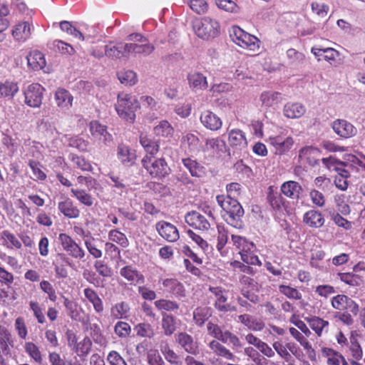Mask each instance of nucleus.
Returning <instances> with one entry per match:
<instances>
[{
  "label": "nucleus",
  "instance_id": "2eb2a0df",
  "mask_svg": "<svg viewBox=\"0 0 365 365\" xmlns=\"http://www.w3.org/2000/svg\"><path fill=\"white\" fill-rule=\"evenodd\" d=\"M105 54L111 58H122L128 57V43L110 42L105 46Z\"/></svg>",
  "mask_w": 365,
  "mask_h": 365
},
{
  "label": "nucleus",
  "instance_id": "c85d7f7f",
  "mask_svg": "<svg viewBox=\"0 0 365 365\" xmlns=\"http://www.w3.org/2000/svg\"><path fill=\"white\" fill-rule=\"evenodd\" d=\"M303 221L308 226L313 228L322 227L325 222L322 214L315 210H310L305 212L303 217Z\"/></svg>",
  "mask_w": 365,
  "mask_h": 365
},
{
  "label": "nucleus",
  "instance_id": "4468645a",
  "mask_svg": "<svg viewBox=\"0 0 365 365\" xmlns=\"http://www.w3.org/2000/svg\"><path fill=\"white\" fill-rule=\"evenodd\" d=\"M331 128L338 135L344 138L353 137L357 133V129L351 123L343 119L335 120Z\"/></svg>",
  "mask_w": 365,
  "mask_h": 365
},
{
  "label": "nucleus",
  "instance_id": "de8ad7c7",
  "mask_svg": "<svg viewBox=\"0 0 365 365\" xmlns=\"http://www.w3.org/2000/svg\"><path fill=\"white\" fill-rule=\"evenodd\" d=\"M16 299V293L11 285L0 286V304L7 307Z\"/></svg>",
  "mask_w": 365,
  "mask_h": 365
},
{
  "label": "nucleus",
  "instance_id": "e2e57ef3",
  "mask_svg": "<svg viewBox=\"0 0 365 365\" xmlns=\"http://www.w3.org/2000/svg\"><path fill=\"white\" fill-rule=\"evenodd\" d=\"M108 177L112 182L110 185L114 188L115 192L120 195H122L123 193L126 192L127 187L123 183V180H121L117 175L113 172H110L108 174Z\"/></svg>",
  "mask_w": 365,
  "mask_h": 365
},
{
  "label": "nucleus",
  "instance_id": "864d4df0",
  "mask_svg": "<svg viewBox=\"0 0 365 365\" xmlns=\"http://www.w3.org/2000/svg\"><path fill=\"white\" fill-rule=\"evenodd\" d=\"M231 240L233 243V245L236 247V249L239 250L240 255L245 250H250V248H253L254 243L251 241H249L245 237L232 235Z\"/></svg>",
  "mask_w": 365,
  "mask_h": 365
},
{
  "label": "nucleus",
  "instance_id": "c03bdc74",
  "mask_svg": "<svg viewBox=\"0 0 365 365\" xmlns=\"http://www.w3.org/2000/svg\"><path fill=\"white\" fill-rule=\"evenodd\" d=\"M154 49V46L150 43H148V41L142 43V44L128 43V55L135 53L148 56L153 53Z\"/></svg>",
  "mask_w": 365,
  "mask_h": 365
},
{
  "label": "nucleus",
  "instance_id": "20e7f679",
  "mask_svg": "<svg viewBox=\"0 0 365 365\" xmlns=\"http://www.w3.org/2000/svg\"><path fill=\"white\" fill-rule=\"evenodd\" d=\"M193 30L199 38L210 40L219 35L220 24L216 19L205 16L193 22Z\"/></svg>",
  "mask_w": 365,
  "mask_h": 365
},
{
  "label": "nucleus",
  "instance_id": "473e14b6",
  "mask_svg": "<svg viewBox=\"0 0 365 365\" xmlns=\"http://www.w3.org/2000/svg\"><path fill=\"white\" fill-rule=\"evenodd\" d=\"M28 66L34 71H39L46 66L43 54L38 51H33L26 57Z\"/></svg>",
  "mask_w": 365,
  "mask_h": 365
},
{
  "label": "nucleus",
  "instance_id": "423d86ee",
  "mask_svg": "<svg viewBox=\"0 0 365 365\" xmlns=\"http://www.w3.org/2000/svg\"><path fill=\"white\" fill-rule=\"evenodd\" d=\"M142 164L152 178H162L170 172V168L163 158L155 159L153 156L145 155L142 159Z\"/></svg>",
  "mask_w": 365,
  "mask_h": 365
},
{
  "label": "nucleus",
  "instance_id": "393cba45",
  "mask_svg": "<svg viewBox=\"0 0 365 365\" xmlns=\"http://www.w3.org/2000/svg\"><path fill=\"white\" fill-rule=\"evenodd\" d=\"M62 297L63 299V305L66 309L68 315L72 320L81 322L82 314L84 312L83 308L78 304V302L71 300L64 296Z\"/></svg>",
  "mask_w": 365,
  "mask_h": 365
},
{
  "label": "nucleus",
  "instance_id": "7c9ffc66",
  "mask_svg": "<svg viewBox=\"0 0 365 365\" xmlns=\"http://www.w3.org/2000/svg\"><path fill=\"white\" fill-rule=\"evenodd\" d=\"M24 352L28 356L35 362L41 363L43 361V355L40 347L34 341L24 340L22 344Z\"/></svg>",
  "mask_w": 365,
  "mask_h": 365
},
{
  "label": "nucleus",
  "instance_id": "680f3d73",
  "mask_svg": "<svg viewBox=\"0 0 365 365\" xmlns=\"http://www.w3.org/2000/svg\"><path fill=\"white\" fill-rule=\"evenodd\" d=\"M154 304L158 310H164L166 312H175L180 307L176 302L165 299L156 300Z\"/></svg>",
  "mask_w": 365,
  "mask_h": 365
},
{
  "label": "nucleus",
  "instance_id": "c9c22d12",
  "mask_svg": "<svg viewBox=\"0 0 365 365\" xmlns=\"http://www.w3.org/2000/svg\"><path fill=\"white\" fill-rule=\"evenodd\" d=\"M208 346L213 354L218 356H221L227 360H235V355L222 345L219 340L213 339L209 344Z\"/></svg>",
  "mask_w": 365,
  "mask_h": 365
},
{
  "label": "nucleus",
  "instance_id": "052dcab7",
  "mask_svg": "<svg viewBox=\"0 0 365 365\" xmlns=\"http://www.w3.org/2000/svg\"><path fill=\"white\" fill-rule=\"evenodd\" d=\"M108 237L109 240L118 244L124 248L127 247L129 245L126 235L117 229L110 230Z\"/></svg>",
  "mask_w": 365,
  "mask_h": 365
},
{
  "label": "nucleus",
  "instance_id": "7ed1b4c3",
  "mask_svg": "<svg viewBox=\"0 0 365 365\" xmlns=\"http://www.w3.org/2000/svg\"><path fill=\"white\" fill-rule=\"evenodd\" d=\"M139 108L140 103L135 96L124 92L118 93L115 108L121 119L133 123L136 117L135 112Z\"/></svg>",
  "mask_w": 365,
  "mask_h": 365
},
{
  "label": "nucleus",
  "instance_id": "6ab92c4d",
  "mask_svg": "<svg viewBox=\"0 0 365 365\" xmlns=\"http://www.w3.org/2000/svg\"><path fill=\"white\" fill-rule=\"evenodd\" d=\"M58 209L61 214L69 219H76L80 216V210L69 197H64L58 202Z\"/></svg>",
  "mask_w": 365,
  "mask_h": 365
},
{
  "label": "nucleus",
  "instance_id": "09e8293b",
  "mask_svg": "<svg viewBox=\"0 0 365 365\" xmlns=\"http://www.w3.org/2000/svg\"><path fill=\"white\" fill-rule=\"evenodd\" d=\"M161 326L165 336H171L176 330L175 318L166 313L162 314Z\"/></svg>",
  "mask_w": 365,
  "mask_h": 365
},
{
  "label": "nucleus",
  "instance_id": "5fc2aeb1",
  "mask_svg": "<svg viewBox=\"0 0 365 365\" xmlns=\"http://www.w3.org/2000/svg\"><path fill=\"white\" fill-rule=\"evenodd\" d=\"M312 329L318 335L321 336L323 331L327 329L329 326L328 321L324 320L318 317H312L307 319Z\"/></svg>",
  "mask_w": 365,
  "mask_h": 365
},
{
  "label": "nucleus",
  "instance_id": "f257e3e1",
  "mask_svg": "<svg viewBox=\"0 0 365 365\" xmlns=\"http://www.w3.org/2000/svg\"><path fill=\"white\" fill-rule=\"evenodd\" d=\"M216 200L224 212L222 216L225 222L233 227L241 228L245 212L240 203L236 199L224 195H217Z\"/></svg>",
  "mask_w": 365,
  "mask_h": 365
},
{
  "label": "nucleus",
  "instance_id": "338daca9",
  "mask_svg": "<svg viewBox=\"0 0 365 365\" xmlns=\"http://www.w3.org/2000/svg\"><path fill=\"white\" fill-rule=\"evenodd\" d=\"M68 159L82 171H92V165L84 158L71 153L68 155Z\"/></svg>",
  "mask_w": 365,
  "mask_h": 365
},
{
  "label": "nucleus",
  "instance_id": "a19ab883",
  "mask_svg": "<svg viewBox=\"0 0 365 365\" xmlns=\"http://www.w3.org/2000/svg\"><path fill=\"white\" fill-rule=\"evenodd\" d=\"M187 81L190 87L196 91L204 90L206 89L207 87L206 77L198 72H195L188 74Z\"/></svg>",
  "mask_w": 365,
  "mask_h": 365
},
{
  "label": "nucleus",
  "instance_id": "0e129e2a",
  "mask_svg": "<svg viewBox=\"0 0 365 365\" xmlns=\"http://www.w3.org/2000/svg\"><path fill=\"white\" fill-rule=\"evenodd\" d=\"M84 245L88 252L96 259H99L102 257L103 252L96 245V240L94 237H90L84 240Z\"/></svg>",
  "mask_w": 365,
  "mask_h": 365
},
{
  "label": "nucleus",
  "instance_id": "72a5a7b5",
  "mask_svg": "<svg viewBox=\"0 0 365 365\" xmlns=\"http://www.w3.org/2000/svg\"><path fill=\"white\" fill-rule=\"evenodd\" d=\"M19 91L18 83L14 81L6 80L0 83V98L12 99Z\"/></svg>",
  "mask_w": 365,
  "mask_h": 365
},
{
  "label": "nucleus",
  "instance_id": "4be33fe9",
  "mask_svg": "<svg viewBox=\"0 0 365 365\" xmlns=\"http://www.w3.org/2000/svg\"><path fill=\"white\" fill-rule=\"evenodd\" d=\"M228 143L232 148L239 150L247 145L245 134L240 129H232L228 133Z\"/></svg>",
  "mask_w": 365,
  "mask_h": 365
},
{
  "label": "nucleus",
  "instance_id": "37998d69",
  "mask_svg": "<svg viewBox=\"0 0 365 365\" xmlns=\"http://www.w3.org/2000/svg\"><path fill=\"white\" fill-rule=\"evenodd\" d=\"M212 316V309L209 307H198L193 311V319L198 327H202Z\"/></svg>",
  "mask_w": 365,
  "mask_h": 365
},
{
  "label": "nucleus",
  "instance_id": "bb28decb",
  "mask_svg": "<svg viewBox=\"0 0 365 365\" xmlns=\"http://www.w3.org/2000/svg\"><path fill=\"white\" fill-rule=\"evenodd\" d=\"M0 240L2 245L9 250H21L22 248L21 242L19 237L8 230H4L0 232Z\"/></svg>",
  "mask_w": 365,
  "mask_h": 365
},
{
  "label": "nucleus",
  "instance_id": "5701e85b",
  "mask_svg": "<svg viewBox=\"0 0 365 365\" xmlns=\"http://www.w3.org/2000/svg\"><path fill=\"white\" fill-rule=\"evenodd\" d=\"M262 106L275 109L282 101V93L272 91H264L260 95Z\"/></svg>",
  "mask_w": 365,
  "mask_h": 365
},
{
  "label": "nucleus",
  "instance_id": "aec40b11",
  "mask_svg": "<svg viewBox=\"0 0 365 365\" xmlns=\"http://www.w3.org/2000/svg\"><path fill=\"white\" fill-rule=\"evenodd\" d=\"M176 341L186 352L193 355L198 353L197 343L188 334L185 332L178 334Z\"/></svg>",
  "mask_w": 365,
  "mask_h": 365
},
{
  "label": "nucleus",
  "instance_id": "412c9836",
  "mask_svg": "<svg viewBox=\"0 0 365 365\" xmlns=\"http://www.w3.org/2000/svg\"><path fill=\"white\" fill-rule=\"evenodd\" d=\"M54 100L61 110H68L72 106L73 98L68 91L59 88L54 93Z\"/></svg>",
  "mask_w": 365,
  "mask_h": 365
},
{
  "label": "nucleus",
  "instance_id": "9b49d317",
  "mask_svg": "<svg viewBox=\"0 0 365 365\" xmlns=\"http://www.w3.org/2000/svg\"><path fill=\"white\" fill-rule=\"evenodd\" d=\"M331 304L334 309L340 311H349L354 315H356L359 312V304L344 294H338L331 299Z\"/></svg>",
  "mask_w": 365,
  "mask_h": 365
},
{
  "label": "nucleus",
  "instance_id": "a18cd8bd",
  "mask_svg": "<svg viewBox=\"0 0 365 365\" xmlns=\"http://www.w3.org/2000/svg\"><path fill=\"white\" fill-rule=\"evenodd\" d=\"M322 354L327 358L328 365H344L347 362L344 356L339 352L330 348H323Z\"/></svg>",
  "mask_w": 365,
  "mask_h": 365
},
{
  "label": "nucleus",
  "instance_id": "6e6552de",
  "mask_svg": "<svg viewBox=\"0 0 365 365\" xmlns=\"http://www.w3.org/2000/svg\"><path fill=\"white\" fill-rule=\"evenodd\" d=\"M210 292L215 297L214 307L221 312H231L237 310L235 306L228 303L227 291L220 287H210Z\"/></svg>",
  "mask_w": 365,
  "mask_h": 365
},
{
  "label": "nucleus",
  "instance_id": "79ce46f5",
  "mask_svg": "<svg viewBox=\"0 0 365 365\" xmlns=\"http://www.w3.org/2000/svg\"><path fill=\"white\" fill-rule=\"evenodd\" d=\"M181 144L192 153L198 151L200 147L199 138L192 133H187L182 135Z\"/></svg>",
  "mask_w": 365,
  "mask_h": 365
},
{
  "label": "nucleus",
  "instance_id": "c756f323",
  "mask_svg": "<svg viewBox=\"0 0 365 365\" xmlns=\"http://www.w3.org/2000/svg\"><path fill=\"white\" fill-rule=\"evenodd\" d=\"M238 322L242 324L249 329L259 331L264 327V324L262 321L257 319L255 317L248 314H240L238 316Z\"/></svg>",
  "mask_w": 365,
  "mask_h": 365
},
{
  "label": "nucleus",
  "instance_id": "a878e982",
  "mask_svg": "<svg viewBox=\"0 0 365 365\" xmlns=\"http://www.w3.org/2000/svg\"><path fill=\"white\" fill-rule=\"evenodd\" d=\"M117 156L118 160L125 166L133 165L136 160L135 151L123 144L118 147Z\"/></svg>",
  "mask_w": 365,
  "mask_h": 365
},
{
  "label": "nucleus",
  "instance_id": "1a4fd4ad",
  "mask_svg": "<svg viewBox=\"0 0 365 365\" xmlns=\"http://www.w3.org/2000/svg\"><path fill=\"white\" fill-rule=\"evenodd\" d=\"M44 91L43 87L39 83L29 85L24 91L25 103L31 108H39L42 103Z\"/></svg>",
  "mask_w": 365,
  "mask_h": 365
},
{
  "label": "nucleus",
  "instance_id": "a211bd4d",
  "mask_svg": "<svg viewBox=\"0 0 365 365\" xmlns=\"http://www.w3.org/2000/svg\"><path fill=\"white\" fill-rule=\"evenodd\" d=\"M90 132L91 135L100 140H102L104 144L108 145L113 140V137L108 130L106 126L101 124L97 120H93L90 123Z\"/></svg>",
  "mask_w": 365,
  "mask_h": 365
},
{
  "label": "nucleus",
  "instance_id": "cd10ccee",
  "mask_svg": "<svg viewBox=\"0 0 365 365\" xmlns=\"http://www.w3.org/2000/svg\"><path fill=\"white\" fill-rule=\"evenodd\" d=\"M31 26L27 21L16 24L12 29L14 38L19 42H24L31 36Z\"/></svg>",
  "mask_w": 365,
  "mask_h": 365
},
{
  "label": "nucleus",
  "instance_id": "9d476101",
  "mask_svg": "<svg viewBox=\"0 0 365 365\" xmlns=\"http://www.w3.org/2000/svg\"><path fill=\"white\" fill-rule=\"evenodd\" d=\"M272 146L275 155H284L292 148L294 141L292 137H284L282 135L270 136L267 140Z\"/></svg>",
  "mask_w": 365,
  "mask_h": 365
},
{
  "label": "nucleus",
  "instance_id": "f3484780",
  "mask_svg": "<svg viewBox=\"0 0 365 365\" xmlns=\"http://www.w3.org/2000/svg\"><path fill=\"white\" fill-rule=\"evenodd\" d=\"M200 120L205 128L212 131L218 130L222 125L220 118L208 110L201 113Z\"/></svg>",
  "mask_w": 365,
  "mask_h": 365
},
{
  "label": "nucleus",
  "instance_id": "8fccbe9b",
  "mask_svg": "<svg viewBox=\"0 0 365 365\" xmlns=\"http://www.w3.org/2000/svg\"><path fill=\"white\" fill-rule=\"evenodd\" d=\"M140 143L141 145L144 148L147 153L150 154L152 157L158 153L159 145L157 141L153 140L147 135H140Z\"/></svg>",
  "mask_w": 365,
  "mask_h": 365
},
{
  "label": "nucleus",
  "instance_id": "f8f14e48",
  "mask_svg": "<svg viewBox=\"0 0 365 365\" xmlns=\"http://www.w3.org/2000/svg\"><path fill=\"white\" fill-rule=\"evenodd\" d=\"M155 227L158 234L168 242H176L180 237L178 230L170 222L160 221L156 224Z\"/></svg>",
  "mask_w": 365,
  "mask_h": 365
},
{
  "label": "nucleus",
  "instance_id": "39448f33",
  "mask_svg": "<svg viewBox=\"0 0 365 365\" xmlns=\"http://www.w3.org/2000/svg\"><path fill=\"white\" fill-rule=\"evenodd\" d=\"M230 37L233 42L243 48L252 51H257L259 48L260 41L256 36L245 31L239 26L232 28Z\"/></svg>",
  "mask_w": 365,
  "mask_h": 365
},
{
  "label": "nucleus",
  "instance_id": "b1692460",
  "mask_svg": "<svg viewBox=\"0 0 365 365\" xmlns=\"http://www.w3.org/2000/svg\"><path fill=\"white\" fill-rule=\"evenodd\" d=\"M319 154L320 151L318 148L313 146H305L299 150V158L314 167L319 163V160L317 158Z\"/></svg>",
  "mask_w": 365,
  "mask_h": 365
},
{
  "label": "nucleus",
  "instance_id": "49530a36",
  "mask_svg": "<svg viewBox=\"0 0 365 365\" xmlns=\"http://www.w3.org/2000/svg\"><path fill=\"white\" fill-rule=\"evenodd\" d=\"M129 311V304L125 302H120L111 307L110 316L115 319H126Z\"/></svg>",
  "mask_w": 365,
  "mask_h": 365
},
{
  "label": "nucleus",
  "instance_id": "774afa93",
  "mask_svg": "<svg viewBox=\"0 0 365 365\" xmlns=\"http://www.w3.org/2000/svg\"><path fill=\"white\" fill-rule=\"evenodd\" d=\"M154 132L157 135L168 137L173 134V128L168 121L161 120L155 126Z\"/></svg>",
  "mask_w": 365,
  "mask_h": 365
},
{
  "label": "nucleus",
  "instance_id": "6e6d98bb",
  "mask_svg": "<svg viewBox=\"0 0 365 365\" xmlns=\"http://www.w3.org/2000/svg\"><path fill=\"white\" fill-rule=\"evenodd\" d=\"M72 196L75 197L81 204L91 207L93 205V197L84 190L74 189L71 190Z\"/></svg>",
  "mask_w": 365,
  "mask_h": 365
},
{
  "label": "nucleus",
  "instance_id": "f03ea898",
  "mask_svg": "<svg viewBox=\"0 0 365 365\" xmlns=\"http://www.w3.org/2000/svg\"><path fill=\"white\" fill-rule=\"evenodd\" d=\"M322 161L327 169L336 171L339 175L348 176L347 168L351 169V173L357 174L358 177L365 178V163L355 155H349L346 163L340 162L332 156L324 158Z\"/></svg>",
  "mask_w": 365,
  "mask_h": 365
},
{
  "label": "nucleus",
  "instance_id": "69168bd1",
  "mask_svg": "<svg viewBox=\"0 0 365 365\" xmlns=\"http://www.w3.org/2000/svg\"><path fill=\"white\" fill-rule=\"evenodd\" d=\"M134 329L136 334L141 337L150 339L155 335L153 327L148 323H140L135 327Z\"/></svg>",
  "mask_w": 365,
  "mask_h": 365
},
{
  "label": "nucleus",
  "instance_id": "bf43d9fd",
  "mask_svg": "<svg viewBox=\"0 0 365 365\" xmlns=\"http://www.w3.org/2000/svg\"><path fill=\"white\" fill-rule=\"evenodd\" d=\"M118 78L125 86H133L138 82L137 74L131 70L120 71L118 73Z\"/></svg>",
  "mask_w": 365,
  "mask_h": 365
},
{
  "label": "nucleus",
  "instance_id": "e433bc0d",
  "mask_svg": "<svg viewBox=\"0 0 365 365\" xmlns=\"http://www.w3.org/2000/svg\"><path fill=\"white\" fill-rule=\"evenodd\" d=\"M83 294L86 299L92 304L95 312L97 314L102 313L104 309L103 303L97 292L92 288L87 287L83 289Z\"/></svg>",
  "mask_w": 365,
  "mask_h": 365
},
{
  "label": "nucleus",
  "instance_id": "603ef678",
  "mask_svg": "<svg viewBox=\"0 0 365 365\" xmlns=\"http://www.w3.org/2000/svg\"><path fill=\"white\" fill-rule=\"evenodd\" d=\"M14 326L18 337L22 341L26 340L29 335V328L25 319L23 317H16Z\"/></svg>",
  "mask_w": 365,
  "mask_h": 365
},
{
  "label": "nucleus",
  "instance_id": "0eeeda50",
  "mask_svg": "<svg viewBox=\"0 0 365 365\" xmlns=\"http://www.w3.org/2000/svg\"><path fill=\"white\" fill-rule=\"evenodd\" d=\"M59 242L63 250L72 258L81 260L86 255L85 250L68 235L61 233Z\"/></svg>",
  "mask_w": 365,
  "mask_h": 365
},
{
  "label": "nucleus",
  "instance_id": "13d9d810",
  "mask_svg": "<svg viewBox=\"0 0 365 365\" xmlns=\"http://www.w3.org/2000/svg\"><path fill=\"white\" fill-rule=\"evenodd\" d=\"M255 252L256 246L253 244L252 249L250 248V250H245L244 252H241L240 256L242 260L247 264L260 266L262 262L259 259V257L255 255Z\"/></svg>",
  "mask_w": 365,
  "mask_h": 365
},
{
  "label": "nucleus",
  "instance_id": "dca6fc26",
  "mask_svg": "<svg viewBox=\"0 0 365 365\" xmlns=\"http://www.w3.org/2000/svg\"><path fill=\"white\" fill-rule=\"evenodd\" d=\"M119 273L131 285H137L145 282L144 275L132 265L122 267Z\"/></svg>",
  "mask_w": 365,
  "mask_h": 365
},
{
  "label": "nucleus",
  "instance_id": "3c124183",
  "mask_svg": "<svg viewBox=\"0 0 365 365\" xmlns=\"http://www.w3.org/2000/svg\"><path fill=\"white\" fill-rule=\"evenodd\" d=\"M91 348V339L88 336H85L81 341L77 342L73 349L80 357H85L90 353Z\"/></svg>",
  "mask_w": 365,
  "mask_h": 365
},
{
  "label": "nucleus",
  "instance_id": "4d7b16f0",
  "mask_svg": "<svg viewBox=\"0 0 365 365\" xmlns=\"http://www.w3.org/2000/svg\"><path fill=\"white\" fill-rule=\"evenodd\" d=\"M205 147L207 150H211L213 153H220L224 152L226 148V144L220 138H212L206 140Z\"/></svg>",
  "mask_w": 365,
  "mask_h": 365
},
{
  "label": "nucleus",
  "instance_id": "ddd939ff",
  "mask_svg": "<svg viewBox=\"0 0 365 365\" xmlns=\"http://www.w3.org/2000/svg\"><path fill=\"white\" fill-rule=\"evenodd\" d=\"M185 220L189 226L197 230L206 231L210 227L209 220L197 211H192L186 214Z\"/></svg>",
  "mask_w": 365,
  "mask_h": 365
},
{
  "label": "nucleus",
  "instance_id": "58836bf2",
  "mask_svg": "<svg viewBox=\"0 0 365 365\" xmlns=\"http://www.w3.org/2000/svg\"><path fill=\"white\" fill-rule=\"evenodd\" d=\"M358 336L359 334L356 331H351L349 336V343L348 344L350 354L354 361H359L363 356V351L358 341Z\"/></svg>",
  "mask_w": 365,
  "mask_h": 365
},
{
  "label": "nucleus",
  "instance_id": "ea45409f",
  "mask_svg": "<svg viewBox=\"0 0 365 365\" xmlns=\"http://www.w3.org/2000/svg\"><path fill=\"white\" fill-rule=\"evenodd\" d=\"M304 106L298 103H287L284 106V115L289 118H298L305 113Z\"/></svg>",
  "mask_w": 365,
  "mask_h": 365
},
{
  "label": "nucleus",
  "instance_id": "f704fd0d",
  "mask_svg": "<svg viewBox=\"0 0 365 365\" xmlns=\"http://www.w3.org/2000/svg\"><path fill=\"white\" fill-rule=\"evenodd\" d=\"M162 284L168 292L176 297H184L185 289L182 284L174 278H167L161 280Z\"/></svg>",
  "mask_w": 365,
  "mask_h": 365
},
{
  "label": "nucleus",
  "instance_id": "2f4dec72",
  "mask_svg": "<svg viewBox=\"0 0 365 365\" xmlns=\"http://www.w3.org/2000/svg\"><path fill=\"white\" fill-rule=\"evenodd\" d=\"M302 190V186L296 181H287L281 185V192L282 194L293 200L299 198Z\"/></svg>",
  "mask_w": 365,
  "mask_h": 365
},
{
  "label": "nucleus",
  "instance_id": "4c0bfd02",
  "mask_svg": "<svg viewBox=\"0 0 365 365\" xmlns=\"http://www.w3.org/2000/svg\"><path fill=\"white\" fill-rule=\"evenodd\" d=\"M183 165L189 170L192 177L202 178L205 175L206 170L204 166L191 158H183Z\"/></svg>",
  "mask_w": 365,
  "mask_h": 365
}]
</instances>
